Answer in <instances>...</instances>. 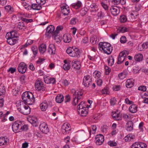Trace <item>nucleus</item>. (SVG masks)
Instances as JSON below:
<instances>
[{
	"mask_svg": "<svg viewBox=\"0 0 148 148\" xmlns=\"http://www.w3.org/2000/svg\"><path fill=\"white\" fill-rule=\"evenodd\" d=\"M7 37L9 36L12 38H15L17 37V34L15 31H13L11 32H8L6 36Z\"/></svg>",
	"mask_w": 148,
	"mask_h": 148,
	"instance_id": "473e14b6",
	"label": "nucleus"
},
{
	"mask_svg": "<svg viewBox=\"0 0 148 148\" xmlns=\"http://www.w3.org/2000/svg\"><path fill=\"white\" fill-rule=\"evenodd\" d=\"M96 143L97 145H101L104 140V137L103 136L99 134L97 135L96 138Z\"/></svg>",
	"mask_w": 148,
	"mask_h": 148,
	"instance_id": "ddd939ff",
	"label": "nucleus"
},
{
	"mask_svg": "<svg viewBox=\"0 0 148 148\" xmlns=\"http://www.w3.org/2000/svg\"><path fill=\"white\" fill-rule=\"evenodd\" d=\"M98 47L100 50L108 55L110 54L113 50V47L110 44L107 42H100Z\"/></svg>",
	"mask_w": 148,
	"mask_h": 148,
	"instance_id": "f257e3e1",
	"label": "nucleus"
},
{
	"mask_svg": "<svg viewBox=\"0 0 148 148\" xmlns=\"http://www.w3.org/2000/svg\"><path fill=\"white\" fill-rule=\"evenodd\" d=\"M27 69V65L25 63L21 62L19 64L18 69V72L22 74L25 72Z\"/></svg>",
	"mask_w": 148,
	"mask_h": 148,
	"instance_id": "1a4fd4ad",
	"label": "nucleus"
},
{
	"mask_svg": "<svg viewBox=\"0 0 148 148\" xmlns=\"http://www.w3.org/2000/svg\"><path fill=\"white\" fill-rule=\"evenodd\" d=\"M33 42V40H32L31 39H29L27 40L26 43L24 45L22 46V47L21 48V49H22L23 48L26 47L29 45L32 44Z\"/></svg>",
	"mask_w": 148,
	"mask_h": 148,
	"instance_id": "09e8293b",
	"label": "nucleus"
},
{
	"mask_svg": "<svg viewBox=\"0 0 148 148\" xmlns=\"http://www.w3.org/2000/svg\"><path fill=\"white\" fill-rule=\"evenodd\" d=\"M127 74V71H124L119 74V78L121 80H123L125 78Z\"/></svg>",
	"mask_w": 148,
	"mask_h": 148,
	"instance_id": "ea45409f",
	"label": "nucleus"
},
{
	"mask_svg": "<svg viewBox=\"0 0 148 148\" xmlns=\"http://www.w3.org/2000/svg\"><path fill=\"white\" fill-rule=\"evenodd\" d=\"M88 108L87 107L84 108V109H79L78 111L79 114L82 116H86L88 112Z\"/></svg>",
	"mask_w": 148,
	"mask_h": 148,
	"instance_id": "5701e85b",
	"label": "nucleus"
},
{
	"mask_svg": "<svg viewBox=\"0 0 148 148\" xmlns=\"http://www.w3.org/2000/svg\"><path fill=\"white\" fill-rule=\"evenodd\" d=\"M132 79H127L126 82V86L127 88H130L132 87L134 85V83L132 82Z\"/></svg>",
	"mask_w": 148,
	"mask_h": 148,
	"instance_id": "4c0bfd02",
	"label": "nucleus"
},
{
	"mask_svg": "<svg viewBox=\"0 0 148 148\" xmlns=\"http://www.w3.org/2000/svg\"><path fill=\"white\" fill-rule=\"evenodd\" d=\"M128 29L126 27H119L117 29L118 32L124 33L128 31Z\"/></svg>",
	"mask_w": 148,
	"mask_h": 148,
	"instance_id": "37998d69",
	"label": "nucleus"
},
{
	"mask_svg": "<svg viewBox=\"0 0 148 148\" xmlns=\"http://www.w3.org/2000/svg\"><path fill=\"white\" fill-rule=\"evenodd\" d=\"M109 90V88L108 87L105 86L101 90L102 94L105 95L109 94L110 92Z\"/></svg>",
	"mask_w": 148,
	"mask_h": 148,
	"instance_id": "a18cd8bd",
	"label": "nucleus"
},
{
	"mask_svg": "<svg viewBox=\"0 0 148 148\" xmlns=\"http://www.w3.org/2000/svg\"><path fill=\"white\" fill-rule=\"evenodd\" d=\"M92 82V76L89 75L85 76L83 80V84L84 86L88 87Z\"/></svg>",
	"mask_w": 148,
	"mask_h": 148,
	"instance_id": "0eeeda50",
	"label": "nucleus"
},
{
	"mask_svg": "<svg viewBox=\"0 0 148 148\" xmlns=\"http://www.w3.org/2000/svg\"><path fill=\"white\" fill-rule=\"evenodd\" d=\"M31 8L32 9L35 10H40L42 8V6L38 3H33L31 5Z\"/></svg>",
	"mask_w": 148,
	"mask_h": 148,
	"instance_id": "e433bc0d",
	"label": "nucleus"
},
{
	"mask_svg": "<svg viewBox=\"0 0 148 148\" xmlns=\"http://www.w3.org/2000/svg\"><path fill=\"white\" fill-rule=\"evenodd\" d=\"M148 48V42L143 43L142 45L139 44L138 46V49L139 51H143Z\"/></svg>",
	"mask_w": 148,
	"mask_h": 148,
	"instance_id": "b1692460",
	"label": "nucleus"
},
{
	"mask_svg": "<svg viewBox=\"0 0 148 148\" xmlns=\"http://www.w3.org/2000/svg\"><path fill=\"white\" fill-rule=\"evenodd\" d=\"M56 47L53 44H50L48 49V51L51 55L54 54L56 52Z\"/></svg>",
	"mask_w": 148,
	"mask_h": 148,
	"instance_id": "a211bd4d",
	"label": "nucleus"
},
{
	"mask_svg": "<svg viewBox=\"0 0 148 148\" xmlns=\"http://www.w3.org/2000/svg\"><path fill=\"white\" fill-rule=\"evenodd\" d=\"M71 91L73 93V104L75 106L77 103L82 98L83 94L81 92L76 91L74 89H72Z\"/></svg>",
	"mask_w": 148,
	"mask_h": 148,
	"instance_id": "20e7f679",
	"label": "nucleus"
},
{
	"mask_svg": "<svg viewBox=\"0 0 148 148\" xmlns=\"http://www.w3.org/2000/svg\"><path fill=\"white\" fill-rule=\"evenodd\" d=\"M107 13L106 12H103V11H101L98 12V14L100 17L103 18L104 16H106V14Z\"/></svg>",
	"mask_w": 148,
	"mask_h": 148,
	"instance_id": "6e6d98bb",
	"label": "nucleus"
},
{
	"mask_svg": "<svg viewBox=\"0 0 148 148\" xmlns=\"http://www.w3.org/2000/svg\"><path fill=\"white\" fill-rule=\"evenodd\" d=\"M55 28L54 26L52 25L48 26L47 28L46 32L45 34L46 36H47L49 34H52L53 36V34L55 32H54Z\"/></svg>",
	"mask_w": 148,
	"mask_h": 148,
	"instance_id": "2eb2a0df",
	"label": "nucleus"
},
{
	"mask_svg": "<svg viewBox=\"0 0 148 148\" xmlns=\"http://www.w3.org/2000/svg\"><path fill=\"white\" fill-rule=\"evenodd\" d=\"M144 102L145 103L148 104V91H147L144 94Z\"/></svg>",
	"mask_w": 148,
	"mask_h": 148,
	"instance_id": "8fccbe9b",
	"label": "nucleus"
},
{
	"mask_svg": "<svg viewBox=\"0 0 148 148\" xmlns=\"http://www.w3.org/2000/svg\"><path fill=\"white\" fill-rule=\"evenodd\" d=\"M137 109V106L135 104H132L129 108V111L132 113L136 112Z\"/></svg>",
	"mask_w": 148,
	"mask_h": 148,
	"instance_id": "f704fd0d",
	"label": "nucleus"
},
{
	"mask_svg": "<svg viewBox=\"0 0 148 148\" xmlns=\"http://www.w3.org/2000/svg\"><path fill=\"white\" fill-rule=\"evenodd\" d=\"M48 106V103L46 101H44L40 104V108L42 111H45L47 109Z\"/></svg>",
	"mask_w": 148,
	"mask_h": 148,
	"instance_id": "412c9836",
	"label": "nucleus"
},
{
	"mask_svg": "<svg viewBox=\"0 0 148 148\" xmlns=\"http://www.w3.org/2000/svg\"><path fill=\"white\" fill-rule=\"evenodd\" d=\"M108 63L109 66H112L114 62V59L112 56H110L108 60Z\"/></svg>",
	"mask_w": 148,
	"mask_h": 148,
	"instance_id": "49530a36",
	"label": "nucleus"
},
{
	"mask_svg": "<svg viewBox=\"0 0 148 148\" xmlns=\"http://www.w3.org/2000/svg\"><path fill=\"white\" fill-rule=\"evenodd\" d=\"M61 9L62 13L64 15H67L69 14L70 10L68 7L63 6L61 7Z\"/></svg>",
	"mask_w": 148,
	"mask_h": 148,
	"instance_id": "393cba45",
	"label": "nucleus"
},
{
	"mask_svg": "<svg viewBox=\"0 0 148 148\" xmlns=\"http://www.w3.org/2000/svg\"><path fill=\"white\" fill-rule=\"evenodd\" d=\"M123 117L125 120L131 119L130 115L127 114H123Z\"/></svg>",
	"mask_w": 148,
	"mask_h": 148,
	"instance_id": "680f3d73",
	"label": "nucleus"
},
{
	"mask_svg": "<svg viewBox=\"0 0 148 148\" xmlns=\"http://www.w3.org/2000/svg\"><path fill=\"white\" fill-rule=\"evenodd\" d=\"M71 130L70 125L69 124L64 123L62 125V131L64 134H66L69 133V131Z\"/></svg>",
	"mask_w": 148,
	"mask_h": 148,
	"instance_id": "9b49d317",
	"label": "nucleus"
},
{
	"mask_svg": "<svg viewBox=\"0 0 148 148\" xmlns=\"http://www.w3.org/2000/svg\"><path fill=\"white\" fill-rule=\"evenodd\" d=\"M22 125V122L19 121H16L14 122L12 124V129L13 131L16 133L20 132V129Z\"/></svg>",
	"mask_w": 148,
	"mask_h": 148,
	"instance_id": "39448f33",
	"label": "nucleus"
},
{
	"mask_svg": "<svg viewBox=\"0 0 148 148\" xmlns=\"http://www.w3.org/2000/svg\"><path fill=\"white\" fill-rule=\"evenodd\" d=\"M28 129V127L27 125H24L22 122V125L21 126L20 129V131H26Z\"/></svg>",
	"mask_w": 148,
	"mask_h": 148,
	"instance_id": "603ef678",
	"label": "nucleus"
},
{
	"mask_svg": "<svg viewBox=\"0 0 148 148\" xmlns=\"http://www.w3.org/2000/svg\"><path fill=\"white\" fill-rule=\"evenodd\" d=\"M86 9L83 8H82L80 11V12L82 16H84L87 13Z\"/></svg>",
	"mask_w": 148,
	"mask_h": 148,
	"instance_id": "e2e57ef3",
	"label": "nucleus"
},
{
	"mask_svg": "<svg viewBox=\"0 0 148 148\" xmlns=\"http://www.w3.org/2000/svg\"><path fill=\"white\" fill-rule=\"evenodd\" d=\"M40 130L43 133L47 134L49 131L47 124L45 123H41L39 126Z\"/></svg>",
	"mask_w": 148,
	"mask_h": 148,
	"instance_id": "9d476101",
	"label": "nucleus"
},
{
	"mask_svg": "<svg viewBox=\"0 0 148 148\" xmlns=\"http://www.w3.org/2000/svg\"><path fill=\"white\" fill-rule=\"evenodd\" d=\"M134 138V136L132 134H129L126 136L124 138L126 142H129L133 140Z\"/></svg>",
	"mask_w": 148,
	"mask_h": 148,
	"instance_id": "58836bf2",
	"label": "nucleus"
},
{
	"mask_svg": "<svg viewBox=\"0 0 148 148\" xmlns=\"http://www.w3.org/2000/svg\"><path fill=\"white\" fill-rule=\"evenodd\" d=\"M35 101V99L34 97V95H32V97H29L27 98V101H24L25 104H26L29 105H32L33 104Z\"/></svg>",
	"mask_w": 148,
	"mask_h": 148,
	"instance_id": "bb28decb",
	"label": "nucleus"
},
{
	"mask_svg": "<svg viewBox=\"0 0 148 148\" xmlns=\"http://www.w3.org/2000/svg\"><path fill=\"white\" fill-rule=\"evenodd\" d=\"M126 38L125 36H122L120 38V41L121 43L124 44L126 42Z\"/></svg>",
	"mask_w": 148,
	"mask_h": 148,
	"instance_id": "13d9d810",
	"label": "nucleus"
},
{
	"mask_svg": "<svg viewBox=\"0 0 148 148\" xmlns=\"http://www.w3.org/2000/svg\"><path fill=\"white\" fill-rule=\"evenodd\" d=\"M110 11L112 14L114 16L117 15L120 12L119 8L116 6L111 7L110 8Z\"/></svg>",
	"mask_w": 148,
	"mask_h": 148,
	"instance_id": "dca6fc26",
	"label": "nucleus"
},
{
	"mask_svg": "<svg viewBox=\"0 0 148 148\" xmlns=\"http://www.w3.org/2000/svg\"><path fill=\"white\" fill-rule=\"evenodd\" d=\"M64 97L61 94L58 95L56 98V101L58 103H60L64 100Z\"/></svg>",
	"mask_w": 148,
	"mask_h": 148,
	"instance_id": "7c9ffc66",
	"label": "nucleus"
},
{
	"mask_svg": "<svg viewBox=\"0 0 148 148\" xmlns=\"http://www.w3.org/2000/svg\"><path fill=\"white\" fill-rule=\"evenodd\" d=\"M82 5L81 2L80 1H78L75 3H73L72 4L71 6L74 9H77L80 8Z\"/></svg>",
	"mask_w": 148,
	"mask_h": 148,
	"instance_id": "79ce46f5",
	"label": "nucleus"
},
{
	"mask_svg": "<svg viewBox=\"0 0 148 148\" xmlns=\"http://www.w3.org/2000/svg\"><path fill=\"white\" fill-rule=\"evenodd\" d=\"M16 69L15 68L11 67L8 70V71L10 72L11 73H13L16 71Z\"/></svg>",
	"mask_w": 148,
	"mask_h": 148,
	"instance_id": "774afa93",
	"label": "nucleus"
},
{
	"mask_svg": "<svg viewBox=\"0 0 148 148\" xmlns=\"http://www.w3.org/2000/svg\"><path fill=\"white\" fill-rule=\"evenodd\" d=\"M36 1L37 3L41 6L44 5L46 3V1L45 0H36Z\"/></svg>",
	"mask_w": 148,
	"mask_h": 148,
	"instance_id": "052dcab7",
	"label": "nucleus"
},
{
	"mask_svg": "<svg viewBox=\"0 0 148 148\" xmlns=\"http://www.w3.org/2000/svg\"><path fill=\"white\" fill-rule=\"evenodd\" d=\"M147 89L146 87L143 86H141L139 87L138 88V90L142 91H145Z\"/></svg>",
	"mask_w": 148,
	"mask_h": 148,
	"instance_id": "69168bd1",
	"label": "nucleus"
},
{
	"mask_svg": "<svg viewBox=\"0 0 148 148\" xmlns=\"http://www.w3.org/2000/svg\"><path fill=\"white\" fill-rule=\"evenodd\" d=\"M72 40V37L70 34H66L64 35L63 37V40L66 43L70 42Z\"/></svg>",
	"mask_w": 148,
	"mask_h": 148,
	"instance_id": "aec40b11",
	"label": "nucleus"
},
{
	"mask_svg": "<svg viewBox=\"0 0 148 148\" xmlns=\"http://www.w3.org/2000/svg\"><path fill=\"white\" fill-rule=\"evenodd\" d=\"M128 54L129 52L127 51H123L121 52L118 58L117 63L119 64L122 63Z\"/></svg>",
	"mask_w": 148,
	"mask_h": 148,
	"instance_id": "423d86ee",
	"label": "nucleus"
},
{
	"mask_svg": "<svg viewBox=\"0 0 148 148\" xmlns=\"http://www.w3.org/2000/svg\"><path fill=\"white\" fill-rule=\"evenodd\" d=\"M33 94L30 92L26 91L23 93L22 95V98L23 101H27V98L32 97Z\"/></svg>",
	"mask_w": 148,
	"mask_h": 148,
	"instance_id": "f3484780",
	"label": "nucleus"
},
{
	"mask_svg": "<svg viewBox=\"0 0 148 148\" xmlns=\"http://www.w3.org/2000/svg\"><path fill=\"white\" fill-rule=\"evenodd\" d=\"M16 106L18 110L24 115L29 114L31 112L30 108L27 105L24 104L23 102L17 101L16 103Z\"/></svg>",
	"mask_w": 148,
	"mask_h": 148,
	"instance_id": "f03ea898",
	"label": "nucleus"
},
{
	"mask_svg": "<svg viewBox=\"0 0 148 148\" xmlns=\"http://www.w3.org/2000/svg\"><path fill=\"white\" fill-rule=\"evenodd\" d=\"M72 67L76 69H79L81 67L80 62L79 61L73 60L72 62Z\"/></svg>",
	"mask_w": 148,
	"mask_h": 148,
	"instance_id": "4be33fe9",
	"label": "nucleus"
},
{
	"mask_svg": "<svg viewBox=\"0 0 148 148\" xmlns=\"http://www.w3.org/2000/svg\"><path fill=\"white\" fill-rule=\"evenodd\" d=\"M101 74L100 72L95 71L93 73V76L95 78L98 79L100 77Z\"/></svg>",
	"mask_w": 148,
	"mask_h": 148,
	"instance_id": "3c124183",
	"label": "nucleus"
},
{
	"mask_svg": "<svg viewBox=\"0 0 148 148\" xmlns=\"http://www.w3.org/2000/svg\"><path fill=\"white\" fill-rule=\"evenodd\" d=\"M112 116L114 119L116 120H120L122 119L121 115L120 114H119L114 112H112Z\"/></svg>",
	"mask_w": 148,
	"mask_h": 148,
	"instance_id": "72a5a7b5",
	"label": "nucleus"
},
{
	"mask_svg": "<svg viewBox=\"0 0 148 148\" xmlns=\"http://www.w3.org/2000/svg\"><path fill=\"white\" fill-rule=\"evenodd\" d=\"M17 28L20 30L22 31H24L26 29V27L25 26L23 22H20L17 25Z\"/></svg>",
	"mask_w": 148,
	"mask_h": 148,
	"instance_id": "c03bdc74",
	"label": "nucleus"
},
{
	"mask_svg": "<svg viewBox=\"0 0 148 148\" xmlns=\"http://www.w3.org/2000/svg\"><path fill=\"white\" fill-rule=\"evenodd\" d=\"M96 129L97 127L96 125H92L91 127V129L89 132L90 134V135L91 133L93 134H95L96 131Z\"/></svg>",
	"mask_w": 148,
	"mask_h": 148,
	"instance_id": "5fc2aeb1",
	"label": "nucleus"
},
{
	"mask_svg": "<svg viewBox=\"0 0 148 148\" xmlns=\"http://www.w3.org/2000/svg\"><path fill=\"white\" fill-rule=\"evenodd\" d=\"M47 47L46 45L42 44L39 47V50L41 54H43L46 50Z\"/></svg>",
	"mask_w": 148,
	"mask_h": 148,
	"instance_id": "cd10ccee",
	"label": "nucleus"
},
{
	"mask_svg": "<svg viewBox=\"0 0 148 148\" xmlns=\"http://www.w3.org/2000/svg\"><path fill=\"white\" fill-rule=\"evenodd\" d=\"M127 18L124 15H122L121 16L120 18V20L121 22L124 23L127 21Z\"/></svg>",
	"mask_w": 148,
	"mask_h": 148,
	"instance_id": "4d7b16f0",
	"label": "nucleus"
},
{
	"mask_svg": "<svg viewBox=\"0 0 148 148\" xmlns=\"http://www.w3.org/2000/svg\"><path fill=\"white\" fill-rule=\"evenodd\" d=\"M125 103L127 104L131 105L133 103V102L130 101L128 98H126L125 100Z\"/></svg>",
	"mask_w": 148,
	"mask_h": 148,
	"instance_id": "0e129e2a",
	"label": "nucleus"
},
{
	"mask_svg": "<svg viewBox=\"0 0 148 148\" xmlns=\"http://www.w3.org/2000/svg\"><path fill=\"white\" fill-rule=\"evenodd\" d=\"M116 100L115 98H113L111 99L110 101V103L111 105L113 106L114 105L116 102Z\"/></svg>",
	"mask_w": 148,
	"mask_h": 148,
	"instance_id": "bf43d9fd",
	"label": "nucleus"
},
{
	"mask_svg": "<svg viewBox=\"0 0 148 148\" xmlns=\"http://www.w3.org/2000/svg\"><path fill=\"white\" fill-rule=\"evenodd\" d=\"M147 145L143 143L136 142L133 144L132 148H146Z\"/></svg>",
	"mask_w": 148,
	"mask_h": 148,
	"instance_id": "f8f14e48",
	"label": "nucleus"
},
{
	"mask_svg": "<svg viewBox=\"0 0 148 148\" xmlns=\"http://www.w3.org/2000/svg\"><path fill=\"white\" fill-rule=\"evenodd\" d=\"M67 53L69 55L73 57H79L80 56V52L79 50L75 47H69L66 50Z\"/></svg>",
	"mask_w": 148,
	"mask_h": 148,
	"instance_id": "7ed1b4c3",
	"label": "nucleus"
},
{
	"mask_svg": "<svg viewBox=\"0 0 148 148\" xmlns=\"http://www.w3.org/2000/svg\"><path fill=\"white\" fill-rule=\"evenodd\" d=\"M99 39L96 36H92L90 39V42L93 45L96 44L99 41Z\"/></svg>",
	"mask_w": 148,
	"mask_h": 148,
	"instance_id": "a19ab883",
	"label": "nucleus"
},
{
	"mask_svg": "<svg viewBox=\"0 0 148 148\" xmlns=\"http://www.w3.org/2000/svg\"><path fill=\"white\" fill-rule=\"evenodd\" d=\"M64 64L63 66V69L65 71L69 70L70 68V63L69 62H67V60H64Z\"/></svg>",
	"mask_w": 148,
	"mask_h": 148,
	"instance_id": "c9c22d12",
	"label": "nucleus"
},
{
	"mask_svg": "<svg viewBox=\"0 0 148 148\" xmlns=\"http://www.w3.org/2000/svg\"><path fill=\"white\" fill-rule=\"evenodd\" d=\"M9 141L7 138L1 137L0 138V146H3L7 145V143Z\"/></svg>",
	"mask_w": 148,
	"mask_h": 148,
	"instance_id": "c85d7f7f",
	"label": "nucleus"
},
{
	"mask_svg": "<svg viewBox=\"0 0 148 148\" xmlns=\"http://www.w3.org/2000/svg\"><path fill=\"white\" fill-rule=\"evenodd\" d=\"M32 50L33 52L34 55H36L38 53V49L37 47L36 46H33L32 48Z\"/></svg>",
	"mask_w": 148,
	"mask_h": 148,
	"instance_id": "864d4df0",
	"label": "nucleus"
},
{
	"mask_svg": "<svg viewBox=\"0 0 148 148\" xmlns=\"http://www.w3.org/2000/svg\"><path fill=\"white\" fill-rule=\"evenodd\" d=\"M133 123L132 121H128L126 124V127L127 131H131L133 129Z\"/></svg>",
	"mask_w": 148,
	"mask_h": 148,
	"instance_id": "a878e982",
	"label": "nucleus"
},
{
	"mask_svg": "<svg viewBox=\"0 0 148 148\" xmlns=\"http://www.w3.org/2000/svg\"><path fill=\"white\" fill-rule=\"evenodd\" d=\"M134 59L136 61L140 62L142 61L143 59V56L141 53H139L135 55Z\"/></svg>",
	"mask_w": 148,
	"mask_h": 148,
	"instance_id": "c756f323",
	"label": "nucleus"
},
{
	"mask_svg": "<svg viewBox=\"0 0 148 148\" xmlns=\"http://www.w3.org/2000/svg\"><path fill=\"white\" fill-rule=\"evenodd\" d=\"M71 100V98L70 96L69 95H66L65 97L64 100V102L65 103H66L68 102H69Z\"/></svg>",
	"mask_w": 148,
	"mask_h": 148,
	"instance_id": "338daca9",
	"label": "nucleus"
},
{
	"mask_svg": "<svg viewBox=\"0 0 148 148\" xmlns=\"http://www.w3.org/2000/svg\"><path fill=\"white\" fill-rule=\"evenodd\" d=\"M35 86L36 90L38 91H43L45 89L43 82L39 79H37L36 81Z\"/></svg>",
	"mask_w": 148,
	"mask_h": 148,
	"instance_id": "6e6552de",
	"label": "nucleus"
},
{
	"mask_svg": "<svg viewBox=\"0 0 148 148\" xmlns=\"http://www.w3.org/2000/svg\"><path fill=\"white\" fill-rule=\"evenodd\" d=\"M86 107L84 102L81 101L77 106V109L78 111L79 110V109H84V108Z\"/></svg>",
	"mask_w": 148,
	"mask_h": 148,
	"instance_id": "de8ad7c7",
	"label": "nucleus"
},
{
	"mask_svg": "<svg viewBox=\"0 0 148 148\" xmlns=\"http://www.w3.org/2000/svg\"><path fill=\"white\" fill-rule=\"evenodd\" d=\"M63 29V27L62 26H58L56 28V30L53 34V37L54 39H56V38L58 36V34L59 31Z\"/></svg>",
	"mask_w": 148,
	"mask_h": 148,
	"instance_id": "2f4dec72",
	"label": "nucleus"
},
{
	"mask_svg": "<svg viewBox=\"0 0 148 148\" xmlns=\"http://www.w3.org/2000/svg\"><path fill=\"white\" fill-rule=\"evenodd\" d=\"M44 82L46 84H54L56 83V79L54 77H51L49 76L44 77Z\"/></svg>",
	"mask_w": 148,
	"mask_h": 148,
	"instance_id": "4468645a",
	"label": "nucleus"
},
{
	"mask_svg": "<svg viewBox=\"0 0 148 148\" xmlns=\"http://www.w3.org/2000/svg\"><path fill=\"white\" fill-rule=\"evenodd\" d=\"M5 37L7 39V42L11 45H14L17 41V40L15 38H11L9 36L7 37L6 36H5Z\"/></svg>",
	"mask_w": 148,
	"mask_h": 148,
	"instance_id": "6ab92c4d",
	"label": "nucleus"
}]
</instances>
